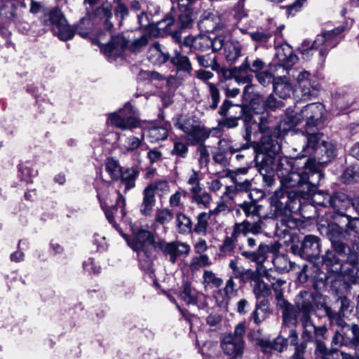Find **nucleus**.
<instances>
[{"label": "nucleus", "instance_id": "6", "mask_svg": "<svg viewBox=\"0 0 359 359\" xmlns=\"http://www.w3.org/2000/svg\"><path fill=\"white\" fill-rule=\"evenodd\" d=\"M121 233L128 245L137 252L141 266L144 270L150 269L152 266L151 250L154 241L151 233L146 229H137L133 230L132 239H129L126 235Z\"/></svg>", "mask_w": 359, "mask_h": 359}, {"label": "nucleus", "instance_id": "35", "mask_svg": "<svg viewBox=\"0 0 359 359\" xmlns=\"http://www.w3.org/2000/svg\"><path fill=\"white\" fill-rule=\"evenodd\" d=\"M242 46L238 41L228 40L224 46V55L229 64H233L241 55Z\"/></svg>", "mask_w": 359, "mask_h": 359}, {"label": "nucleus", "instance_id": "33", "mask_svg": "<svg viewBox=\"0 0 359 359\" xmlns=\"http://www.w3.org/2000/svg\"><path fill=\"white\" fill-rule=\"evenodd\" d=\"M180 297L187 304H197L198 300L201 297H205L192 287L191 283L185 282L182 285V290L180 292Z\"/></svg>", "mask_w": 359, "mask_h": 359}, {"label": "nucleus", "instance_id": "28", "mask_svg": "<svg viewBox=\"0 0 359 359\" xmlns=\"http://www.w3.org/2000/svg\"><path fill=\"white\" fill-rule=\"evenodd\" d=\"M282 309L283 323L286 325H294L297 322V315L299 313L298 309L294 307L286 299L280 300L277 304Z\"/></svg>", "mask_w": 359, "mask_h": 359}, {"label": "nucleus", "instance_id": "61", "mask_svg": "<svg viewBox=\"0 0 359 359\" xmlns=\"http://www.w3.org/2000/svg\"><path fill=\"white\" fill-rule=\"evenodd\" d=\"M264 67V63L259 58L252 61V63H249L246 59L245 61L239 67V69L244 72L250 71L257 74L261 72L260 71L263 69Z\"/></svg>", "mask_w": 359, "mask_h": 359}, {"label": "nucleus", "instance_id": "54", "mask_svg": "<svg viewBox=\"0 0 359 359\" xmlns=\"http://www.w3.org/2000/svg\"><path fill=\"white\" fill-rule=\"evenodd\" d=\"M348 339V337L347 332L336 330L332 337L330 348H336L338 351L337 353H338L340 351L337 349L338 347H348L349 344Z\"/></svg>", "mask_w": 359, "mask_h": 359}, {"label": "nucleus", "instance_id": "26", "mask_svg": "<svg viewBox=\"0 0 359 359\" xmlns=\"http://www.w3.org/2000/svg\"><path fill=\"white\" fill-rule=\"evenodd\" d=\"M170 62L177 74L187 77L193 71L192 65L189 58L178 50L175 51V55L171 57Z\"/></svg>", "mask_w": 359, "mask_h": 359}, {"label": "nucleus", "instance_id": "50", "mask_svg": "<svg viewBox=\"0 0 359 359\" xmlns=\"http://www.w3.org/2000/svg\"><path fill=\"white\" fill-rule=\"evenodd\" d=\"M105 170L113 180H118L122 172V168L118 162L113 158H107L105 161Z\"/></svg>", "mask_w": 359, "mask_h": 359}, {"label": "nucleus", "instance_id": "37", "mask_svg": "<svg viewBox=\"0 0 359 359\" xmlns=\"http://www.w3.org/2000/svg\"><path fill=\"white\" fill-rule=\"evenodd\" d=\"M156 203L155 193L151 187L147 186L143 191V199L141 205L140 212L145 216L151 214Z\"/></svg>", "mask_w": 359, "mask_h": 359}, {"label": "nucleus", "instance_id": "40", "mask_svg": "<svg viewBox=\"0 0 359 359\" xmlns=\"http://www.w3.org/2000/svg\"><path fill=\"white\" fill-rule=\"evenodd\" d=\"M161 31L163 34H172L174 32L175 19L171 13L166 15L163 19L156 23L153 36H158L161 34Z\"/></svg>", "mask_w": 359, "mask_h": 359}, {"label": "nucleus", "instance_id": "1", "mask_svg": "<svg viewBox=\"0 0 359 359\" xmlns=\"http://www.w3.org/2000/svg\"><path fill=\"white\" fill-rule=\"evenodd\" d=\"M278 250L279 245L276 243L266 244L261 243L256 250H243L241 253L245 259L257 264L255 270L239 266L237 258L230 260L229 267L232 270L235 278L239 279L242 283L250 282L252 285L257 278L261 276L262 263L266 261L267 255L269 253L276 254Z\"/></svg>", "mask_w": 359, "mask_h": 359}, {"label": "nucleus", "instance_id": "41", "mask_svg": "<svg viewBox=\"0 0 359 359\" xmlns=\"http://www.w3.org/2000/svg\"><path fill=\"white\" fill-rule=\"evenodd\" d=\"M290 338L291 344L295 346L294 353L291 356L290 359H305L304 353L307 347V343L311 341H305L300 344L298 343V334L294 330H290Z\"/></svg>", "mask_w": 359, "mask_h": 359}, {"label": "nucleus", "instance_id": "64", "mask_svg": "<svg viewBox=\"0 0 359 359\" xmlns=\"http://www.w3.org/2000/svg\"><path fill=\"white\" fill-rule=\"evenodd\" d=\"M349 346L359 347V325L353 323L348 330Z\"/></svg>", "mask_w": 359, "mask_h": 359}, {"label": "nucleus", "instance_id": "3", "mask_svg": "<svg viewBox=\"0 0 359 359\" xmlns=\"http://www.w3.org/2000/svg\"><path fill=\"white\" fill-rule=\"evenodd\" d=\"M151 35L147 31L142 32L140 29L126 32L121 35L111 36V41L103 44L102 51L109 59L114 60L121 56L126 48L131 52L139 53L147 46Z\"/></svg>", "mask_w": 359, "mask_h": 359}, {"label": "nucleus", "instance_id": "16", "mask_svg": "<svg viewBox=\"0 0 359 359\" xmlns=\"http://www.w3.org/2000/svg\"><path fill=\"white\" fill-rule=\"evenodd\" d=\"M94 16L95 21L100 22L105 30L104 34L100 33L97 36L98 43L102 49L103 44H105L104 43V36L106 34L111 36V32L114 27V24L111 22V19L113 18L111 4L108 2L103 3L94 11Z\"/></svg>", "mask_w": 359, "mask_h": 359}, {"label": "nucleus", "instance_id": "25", "mask_svg": "<svg viewBox=\"0 0 359 359\" xmlns=\"http://www.w3.org/2000/svg\"><path fill=\"white\" fill-rule=\"evenodd\" d=\"M341 222L346 233V241L351 242L353 245L359 244V218L351 217L349 215L341 218Z\"/></svg>", "mask_w": 359, "mask_h": 359}, {"label": "nucleus", "instance_id": "7", "mask_svg": "<svg viewBox=\"0 0 359 359\" xmlns=\"http://www.w3.org/2000/svg\"><path fill=\"white\" fill-rule=\"evenodd\" d=\"M321 133L311 134L306 137V145L303 147V156H313L315 164L324 165L336 156L335 146L330 142L321 140Z\"/></svg>", "mask_w": 359, "mask_h": 359}, {"label": "nucleus", "instance_id": "32", "mask_svg": "<svg viewBox=\"0 0 359 359\" xmlns=\"http://www.w3.org/2000/svg\"><path fill=\"white\" fill-rule=\"evenodd\" d=\"M170 127V124L168 122H163L160 125H154L149 128L147 137L152 142L164 140L168 137Z\"/></svg>", "mask_w": 359, "mask_h": 359}, {"label": "nucleus", "instance_id": "24", "mask_svg": "<svg viewBox=\"0 0 359 359\" xmlns=\"http://www.w3.org/2000/svg\"><path fill=\"white\" fill-rule=\"evenodd\" d=\"M198 27L205 32H213L222 29L223 24L217 13L205 11L201 15Z\"/></svg>", "mask_w": 359, "mask_h": 359}, {"label": "nucleus", "instance_id": "17", "mask_svg": "<svg viewBox=\"0 0 359 359\" xmlns=\"http://www.w3.org/2000/svg\"><path fill=\"white\" fill-rule=\"evenodd\" d=\"M351 200L348 196L341 192L334 193L330 196L328 207L332 208L331 217L333 221L341 223V218L347 215L346 211L351 206Z\"/></svg>", "mask_w": 359, "mask_h": 359}, {"label": "nucleus", "instance_id": "62", "mask_svg": "<svg viewBox=\"0 0 359 359\" xmlns=\"http://www.w3.org/2000/svg\"><path fill=\"white\" fill-rule=\"evenodd\" d=\"M273 265L280 271H289L293 268V263L288 259L287 256L277 255L273 260Z\"/></svg>", "mask_w": 359, "mask_h": 359}, {"label": "nucleus", "instance_id": "52", "mask_svg": "<svg viewBox=\"0 0 359 359\" xmlns=\"http://www.w3.org/2000/svg\"><path fill=\"white\" fill-rule=\"evenodd\" d=\"M276 55L280 62L286 63L292 62L294 56L292 54V48L287 43H283L276 48Z\"/></svg>", "mask_w": 359, "mask_h": 359}, {"label": "nucleus", "instance_id": "58", "mask_svg": "<svg viewBox=\"0 0 359 359\" xmlns=\"http://www.w3.org/2000/svg\"><path fill=\"white\" fill-rule=\"evenodd\" d=\"M203 280L204 285L211 286L212 287H219L222 283L223 280L218 277L213 271L210 270H204L203 274Z\"/></svg>", "mask_w": 359, "mask_h": 359}, {"label": "nucleus", "instance_id": "47", "mask_svg": "<svg viewBox=\"0 0 359 359\" xmlns=\"http://www.w3.org/2000/svg\"><path fill=\"white\" fill-rule=\"evenodd\" d=\"M261 209L262 205L257 204L255 201H244L238 205L236 213L238 214L240 210H242L247 217H260Z\"/></svg>", "mask_w": 359, "mask_h": 359}, {"label": "nucleus", "instance_id": "29", "mask_svg": "<svg viewBox=\"0 0 359 359\" xmlns=\"http://www.w3.org/2000/svg\"><path fill=\"white\" fill-rule=\"evenodd\" d=\"M241 111L238 116H241V119L245 122V127L250 126L251 123H256L257 119L260 123H264L266 120L264 112L257 111L256 108L251 109L247 106L241 105Z\"/></svg>", "mask_w": 359, "mask_h": 359}, {"label": "nucleus", "instance_id": "36", "mask_svg": "<svg viewBox=\"0 0 359 359\" xmlns=\"http://www.w3.org/2000/svg\"><path fill=\"white\" fill-rule=\"evenodd\" d=\"M326 234L332 244L337 241H346L344 226L339 222L334 221V222L328 224Z\"/></svg>", "mask_w": 359, "mask_h": 359}, {"label": "nucleus", "instance_id": "8", "mask_svg": "<svg viewBox=\"0 0 359 359\" xmlns=\"http://www.w3.org/2000/svg\"><path fill=\"white\" fill-rule=\"evenodd\" d=\"M324 106L320 102H313L304 107L301 111L292 116L291 121L295 126L304 122L306 137L311 134L319 133L318 126L324 114Z\"/></svg>", "mask_w": 359, "mask_h": 359}, {"label": "nucleus", "instance_id": "9", "mask_svg": "<svg viewBox=\"0 0 359 359\" xmlns=\"http://www.w3.org/2000/svg\"><path fill=\"white\" fill-rule=\"evenodd\" d=\"M300 196L295 190H285L280 188L271 198V211L275 217L289 216L300 208Z\"/></svg>", "mask_w": 359, "mask_h": 359}, {"label": "nucleus", "instance_id": "21", "mask_svg": "<svg viewBox=\"0 0 359 359\" xmlns=\"http://www.w3.org/2000/svg\"><path fill=\"white\" fill-rule=\"evenodd\" d=\"M320 239L316 236L307 235L301 243L298 254L301 257L312 262L320 254Z\"/></svg>", "mask_w": 359, "mask_h": 359}, {"label": "nucleus", "instance_id": "49", "mask_svg": "<svg viewBox=\"0 0 359 359\" xmlns=\"http://www.w3.org/2000/svg\"><path fill=\"white\" fill-rule=\"evenodd\" d=\"M253 293L257 299L266 297L271 294V287L258 276L251 285Z\"/></svg>", "mask_w": 359, "mask_h": 359}, {"label": "nucleus", "instance_id": "19", "mask_svg": "<svg viewBox=\"0 0 359 359\" xmlns=\"http://www.w3.org/2000/svg\"><path fill=\"white\" fill-rule=\"evenodd\" d=\"M109 194V191H97V198H99L100 205L102 208L104 210L105 216L110 224L113 225L114 228H116L118 231V226L114 222V215L115 212L118 210V206L121 208V212L123 215H125L124 207L126 205V199L122 196L120 192H117V198L116 201V205H111L110 208H107V201L108 199V196Z\"/></svg>", "mask_w": 359, "mask_h": 359}, {"label": "nucleus", "instance_id": "13", "mask_svg": "<svg viewBox=\"0 0 359 359\" xmlns=\"http://www.w3.org/2000/svg\"><path fill=\"white\" fill-rule=\"evenodd\" d=\"M245 323H240L235 327L234 331L224 336L221 346L226 355L233 358L241 357L244 351Z\"/></svg>", "mask_w": 359, "mask_h": 359}, {"label": "nucleus", "instance_id": "53", "mask_svg": "<svg viewBox=\"0 0 359 359\" xmlns=\"http://www.w3.org/2000/svg\"><path fill=\"white\" fill-rule=\"evenodd\" d=\"M228 176L233 182L238 192H247L251 189V180L247 179L241 180L238 172H231L228 174Z\"/></svg>", "mask_w": 359, "mask_h": 359}, {"label": "nucleus", "instance_id": "18", "mask_svg": "<svg viewBox=\"0 0 359 359\" xmlns=\"http://www.w3.org/2000/svg\"><path fill=\"white\" fill-rule=\"evenodd\" d=\"M297 83L298 90L301 93L302 100H311L318 95L319 84L309 72L304 71L299 73L297 77Z\"/></svg>", "mask_w": 359, "mask_h": 359}, {"label": "nucleus", "instance_id": "46", "mask_svg": "<svg viewBox=\"0 0 359 359\" xmlns=\"http://www.w3.org/2000/svg\"><path fill=\"white\" fill-rule=\"evenodd\" d=\"M294 163L292 158L287 156L279 157L276 166V173L279 180L294 171Z\"/></svg>", "mask_w": 359, "mask_h": 359}, {"label": "nucleus", "instance_id": "4", "mask_svg": "<svg viewBox=\"0 0 359 359\" xmlns=\"http://www.w3.org/2000/svg\"><path fill=\"white\" fill-rule=\"evenodd\" d=\"M313 302V294L309 291L300 292L295 298V306L301 313L300 322L303 328L302 339L305 341L327 338L326 325L316 327L311 320V314L314 311Z\"/></svg>", "mask_w": 359, "mask_h": 359}, {"label": "nucleus", "instance_id": "11", "mask_svg": "<svg viewBox=\"0 0 359 359\" xmlns=\"http://www.w3.org/2000/svg\"><path fill=\"white\" fill-rule=\"evenodd\" d=\"M174 126L184 133L186 140L191 145L204 142L210 135L208 128L192 118L179 116L174 120Z\"/></svg>", "mask_w": 359, "mask_h": 359}, {"label": "nucleus", "instance_id": "38", "mask_svg": "<svg viewBox=\"0 0 359 359\" xmlns=\"http://www.w3.org/2000/svg\"><path fill=\"white\" fill-rule=\"evenodd\" d=\"M321 308L324 310L325 316L329 318L330 323L336 324L339 328V331L348 332L351 325L347 324L344 320V315L332 311V309L325 304H322Z\"/></svg>", "mask_w": 359, "mask_h": 359}, {"label": "nucleus", "instance_id": "48", "mask_svg": "<svg viewBox=\"0 0 359 359\" xmlns=\"http://www.w3.org/2000/svg\"><path fill=\"white\" fill-rule=\"evenodd\" d=\"M138 175L139 170L137 167H132L122 171L120 179L121 182L126 185V191L135 187V180Z\"/></svg>", "mask_w": 359, "mask_h": 359}, {"label": "nucleus", "instance_id": "27", "mask_svg": "<svg viewBox=\"0 0 359 359\" xmlns=\"http://www.w3.org/2000/svg\"><path fill=\"white\" fill-rule=\"evenodd\" d=\"M210 44H211V37L206 35H198L194 37L187 36L182 42L183 46L202 52L208 50L210 48Z\"/></svg>", "mask_w": 359, "mask_h": 359}, {"label": "nucleus", "instance_id": "56", "mask_svg": "<svg viewBox=\"0 0 359 359\" xmlns=\"http://www.w3.org/2000/svg\"><path fill=\"white\" fill-rule=\"evenodd\" d=\"M191 201L201 208H208L211 201V195L203 189L191 194Z\"/></svg>", "mask_w": 359, "mask_h": 359}, {"label": "nucleus", "instance_id": "39", "mask_svg": "<svg viewBox=\"0 0 359 359\" xmlns=\"http://www.w3.org/2000/svg\"><path fill=\"white\" fill-rule=\"evenodd\" d=\"M271 313L269 301L263 299L257 303L254 311L251 314L252 319L257 325L264 321L267 316Z\"/></svg>", "mask_w": 359, "mask_h": 359}, {"label": "nucleus", "instance_id": "57", "mask_svg": "<svg viewBox=\"0 0 359 359\" xmlns=\"http://www.w3.org/2000/svg\"><path fill=\"white\" fill-rule=\"evenodd\" d=\"M235 278L233 275L227 280L225 284V287L223 289V292L224 293V296L222 298V302H225L226 304L229 303V301L231 297L236 294L237 290L236 288V284L234 281ZM222 292V290H219L217 294H220Z\"/></svg>", "mask_w": 359, "mask_h": 359}, {"label": "nucleus", "instance_id": "22", "mask_svg": "<svg viewBox=\"0 0 359 359\" xmlns=\"http://www.w3.org/2000/svg\"><path fill=\"white\" fill-rule=\"evenodd\" d=\"M247 149H248V144H243L240 147L234 148L229 144L228 140L222 139L219 141L217 150L212 153V159L215 163L222 167H226L229 164L228 152L233 154Z\"/></svg>", "mask_w": 359, "mask_h": 359}, {"label": "nucleus", "instance_id": "30", "mask_svg": "<svg viewBox=\"0 0 359 359\" xmlns=\"http://www.w3.org/2000/svg\"><path fill=\"white\" fill-rule=\"evenodd\" d=\"M194 5L189 4L182 7L180 4H178L179 15L177 24L180 28L187 29L192 25L195 18L193 12L194 11Z\"/></svg>", "mask_w": 359, "mask_h": 359}, {"label": "nucleus", "instance_id": "10", "mask_svg": "<svg viewBox=\"0 0 359 359\" xmlns=\"http://www.w3.org/2000/svg\"><path fill=\"white\" fill-rule=\"evenodd\" d=\"M332 246L334 252L327 250L323 257L322 270L323 271V273H325V280L342 271L343 260L337 257L335 253L344 258L348 252H350L351 250L343 241L334 243ZM320 279L323 280V278L321 277Z\"/></svg>", "mask_w": 359, "mask_h": 359}, {"label": "nucleus", "instance_id": "44", "mask_svg": "<svg viewBox=\"0 0 359 359\" xmlns=\"http://www.w3.org/2000/svg\"><path fill=\"white\" fill-rule=\"evenodd\" d=\"M175 224L177 231L181 234H188L193 231L192 220L184 212L177 213Z\"/></svg>", "mask_w": 359, "mask_h": 359}, {"label": "nucleus", "instance_id": "59", "mask_svg": "<svg viewBox=\"0 0 359 359\" xmlns=\"http://www.w3.org/2000/svg\"><path fill=\"white\" fill-rule=\"evenodd\" d=\"M238 241L232 236H226L219 246V251L224 256L233 255Z\"/></svg>", "mask_w": 359, "mask_h": 359}, {"label": "nucleus", "instance_id": "45", "mask_svg": "<svg viewBox=\"0 0 359 359\" xmlns=\"http://www.w3.org/2000/svg\"><path fill=\"white\" fill-rule=\"evenodd\" d=\"M212 215L208 212H200L196 217V223L193 224V232L201 236L208 233V222Z\"/></svg>", "mask_w": 359, "mask_h": 359}, {"label": "nucleus", "instance_id": "5", "mask_svg": "<svg viewBox=\"0 0 359 359\" xmlns=\"http://www.w3.org/2000/svg\"><path fill=\"white\" fill-rule=\"evenodd\" d=\"M257 149L261 153L264 154L260 164L258 165V170L265 184L271 187L275 180L276 155L280 152L281 147L276 136L264 135L262 136Z\"/></svg>", "mask_w": 359, "mask_h": 359}, {"label": "nucleus", "instance_id": "55", "mask_svg": "<svg viewBox=\"0 0 359 359\" xmlns=\"http://www.w3.org/2000/svg\"><path fill=\"white\" fill-rule=\"evenodd\" d=\"M196 60L201 67L205 68H211L213 71H218L219 69V65L217 62V57L215 56L212 57L210 55H197Z\"/></svg>", "mask_w": 359, "mask_h": 359}, {"label": "nucleus", "instance_id": "2", "mask_svg": "<svg viewBox=\"0 0 359 359\" xmlns=\"http://www.w3.org/2000/svg\"><path fill=\"white\" fill-rule=\"evenodd\" d=\"M323 177V174L320 170L306 163L304 170H294L281 178L280 188L295 190L297 195L305 198L316 190Z\"/></svg>", "mask_w": 359, "mask_h": 359}, {"label": "nucleus", "instance_id": "12", "mask_svg": "<svg viewBox=\"0 0 359 359\" xmlns=\"http://www.w3.org/2000/svg\"><path fill=\"white\" fill-rule=\"evenodd\" d=\"M342 32V29L336 28L334 29L323 32L316 36L312 42L304 41L302 44V54L304 58L308 57L309 52L314 49L320 48V55L325 57L328 51L335 47L339 42V35Z\"/></svg>", "mask_w": 359, "mask_h": 359}, {"label": "nucleus", "instance_id": "34", "mask_svg": "<svg viewBox=\"0 0 359 359\" xmlns=\"http://www.w3.org/2000/svg\"><path fill=\"white\" fill-rule=\"evenodd\" d=\"M169 58L168 52L161 48L160 43H155L148 50V60L154 65H162Z\"/></svg>", "mask_w": 359, "mask_h": 359}, {"label": "nucleus", "instance_id": "31", "mask_svg": "<svg viewBox=\"0 0 359 359\" xmlns=\"http://www.w3.org/2000/svg\"><path fill=\"white\" fill-rule=\"evenodd\" d=\"M262 351L266 353H271L273 351L282 352L287 346V339L281 336L277 337L272 341L262 339L259 342Z\"/></svg>", "mask_w": 359, "mask_h": 359}, {"label": "nucleus", "instance_id": "15", "mask_svg": "<svg viewBox=\"0 0 359 359\" xmlns=\"http://www.w3.org/2000/svg\"><path fill=\"white\" fill-rule=\"evenodd\" d=\"M44 20L46 25L52 27L53 32L60 40L67 41L74 37V30L58 8L51 10L45 15Z\"/></svg>", "mask_w": 359, "mask_h": 359}, {"label": "nucleus", "instance_id": "63", "mask_svg": "<svg viewBox=\"0 0 359 359\" xmlns=\"http://www.w3.org/2000/svg\"><path fill=\"white\" fill-rule=\"evenodd\" d=\"M283 106V102L282 101L277 100L273 95H270L263 103L262 112H264V115L266 117L268 110L274 111Z\"/></svg>", "mask_w": 359, "mask_h": 359}, {"label": "nucleus", "instance_id": "60", "mask_svg": "<svg viewBox=\"0 0 359 359\" xmlns=\"http://www.w3.org/2000/svg\"><path fill=\"white\" fill-rule=\"evenodd\" d=\"M212 264L209 257L207 255H201L198 257H194L191 259L189 264V268L192 271H196L200 268L209 266Z\"/></svg>", "mask_w": 359, "mask_h": 359}, {"label": "nucleus", "instance_id": "51", "mask_svg": "<svg viewBox=\"0 0 359 359\" xmlns=\"http://www.w3.org/2000/svg\"><path fill=\"white\" fill-rule=\"evenodd\" d=\"M273 90L280 98L285 99L293 93V87L290 83L278 79L273 83Z\"/></svg>", "mask_w": 359, "mask_h": 359}, {"label": "nucleus", "instance_id": "23", "mask_svg": "<svg viewBox=\"0 0 359 359\" xmlns=\"http://www.w3.org/2000/svg\"><path fill=\"white\" fill-rule=\"evenodd\" d=\"M264 229V223L261 218L253 223L248 220H243L242 222L236 223L233 225L231 236L238 241L241 235L247 236L248 233L258 235L263 232Z\"/></svg>", "mask_w": 359, "mask_h": 359}, {"label": "nucleus", "instance_id": "43", "mask_svg": "<svg viewBox=\"0 0 359 359\" xmlns=\"http://www.w3.org/2000/svg\"><path fill=\"white\" fill-rule=\"evenodd\" d=\"M325 339H319L314 340V354L316 359H331V357L338 351L336 348H329L324 342Z\"/></svg>", "mask_w": 359, "mask_h": 359}, {"label": "nucleus", "instance_id": "42", "mask_svg": "<svg viewBox=\"0 0 359 359\" xmlns=\"http://www.w3.org/2000/svg\"><path fill=\"white\" fill-rule=\"evenodd\" d=\"M208 107L207 109L215 110L221 100V93L218 86L214 83H207Z\"/></svg>", "mask_w": 359, "mask_h": 359}, {"label": "nucleus", "instance_id": "14", "mask_svg": "<svg viewBox=\"0 0 359 359\" xmlns=\"http://www.w3.org/2000/svg\"><path fill=\"white\" fill-rule=\"evenodd\" d=\"M108 121L123 130H131L140 126L137 111L129 102L118 111L111 114Z\"/></svg>", "mask_w": 359, "mask_h": 359}, {"label": "nucleus", "instance_id": "20", "mask_svg": "<svg viewBox=\"0 0 359 359\" xmlns=\"http://www.w3.org/2000/svg\"><path fill=\"white\" fill-rule=\"evenodd\" d=\"M160 248L163 255L168 257V259L172 264L176 262L177 257H187L191 251L189 244L179 241L163 242L161 243Z\"/></svg>", "mask_w": 359, "mask_h": 359}]
</instances>
